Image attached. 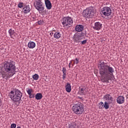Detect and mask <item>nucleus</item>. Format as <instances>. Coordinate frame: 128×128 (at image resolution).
Segmentation results:
<instances>
[{"instance_id":"10","label":"nucleus","mask_w":128,"mask_h":128,"mask_svg":"<svg viewBox=\"0 0 128 128\" xmlns=\"http://www.w3.org/2000/svg\"><path fill=\"white\" fill-rule=\"evenodd\" d=\"M103 100L107 102H108V104H112L114 98L110 94H106L104 96Z\"/></svg>"},{"instance_id":"34","label":"nucleus","mask_w":128,"mask_h":128,"mask_svg":"<svg viewBox=\"0 0 128 128\" xmlns=\"http://www.w3.org/2000/svg\"><path fill=\"white\" fill-rule=\"evenodd\" d=\"M63 76H66V73H63Z\"/></svg>"},{"instance_id":"3","label":"nucleus","mask_w":128,"mask_h":128,"mask_svg":"<svg viewBox=\"0 0 128 128\" xmlns=\"http://www.w3.org/2000/svg\"><path fill=\"white\" fill-rule=\"evenodd\" d=\"M8 96L14 102H18L22 100V93L18 89H14L8 93Z\"/></svg>"},{"instance_id":"6","label":"nucleus","mask_w":128,"mask_h":128,"mask_svg":"<svg viewBox=\"0 0 128 128\" xmlns=\"http://www.w3.org/2000/svg\"><path fill=\"white\" fill-rule=\"evenodd\" d=\"M34 6L38 10V12H42L44 10V4L42 0H34Z\"/></svg>"},{"instance_id":"27","label":"nucleus","mask_w":128,"mask_h":128,"mask_svg":"<svg viewBox=\"0 0 128 128\" xmlns=\"http://www.w3.org/2000/svg\"><path fill=\"white\" fill-rule=\"evenodd\" d=\"M78 62H80V61L78 60V58H76L75 59V60H74V64H78Z\"/></svg>"},{"instance_id":"24","label":"nucleus","mask_w":128,"mask_h":128,"mask_svg":"<svg viewBox=\"0 0 128 128\" xmlns=\"http://www.w3.org/2000/svg\"><path fill=\"white\" fill-rule=\"evenodd\" d=\"M68 128H79L78 126L76 124H70L68 126Z\"/></svg>"},{"instance_id":"7","label":"nucleus","mask_w":128,"mask_h":128,"mask_svg":"<svg viewBox=\"0 0 128 128\" xmlns=\"http://www.w3.org/2000/svg\"><path fill=\"white\" fill-rule=\"evenodd\" d=\"M62 24L64 26H72L74 24L72 18L70 16L64 17L61 20Z\"/></svg>"},{"instance_id":"30","label":"nucleus","mask_w":128,"mask_h":128,"mask_svg":"<svg viewBox=\"0 0 128 128\" xmlns=\"http://www.w3.org/2000/svg\"><path fill=\"white\" fill-rule=\"evenodd\" d=\"M38 24H44V21L42 20H40L38 22Z\"/></svg>"},{"instance_id":"18","label":"nucleus","mask_w":128,"mask_h":128,"mask_svg":"<svg viewBox=\"0 0 128 128\" xmlns=\"http://www.w3.org/2000/svg\"><path fill=\"white\" fill-rule=\"evenodd\" d=\"M65 88L67 92H72V85H70V83L67 82L65 86Z\"/></svg>"},{"instance_id":"20","label":"nucleus","mask_w":128,"mask_h":128,"mask_svg":"<svg viewBox=\"0 0 128 128\" xmlns=\"http://www.w3.org/2000/svg\"><path fill=\"white\" fill-rule=\"evenodd\" d=\"M8 32L11 38H14V36H16V32H14V30L10 28L8 30Z\"/></svg>"},{"instance_id":"35","label":"nucleus","mask_w":128,"mask_h":128,"mask_svg":"<svg viewBox=\"0 0 128 128\" xmlns=\"http://www.w3.org/2000/svg\"><path fill=\"white\" fill-rule=\"evenodd\" d=\"M66 76H62V79L63 80H66Z\"/></svg>"},{"instance_id":"14","label":"nucleus","mask_w":128,"mask_h":128,"mask_svg":"<svg viewBox=\"0 0 128 128\" xmlns=\"http://www.w3.org/2000/svg\"><path fill=\"white\" fill-rule=\"evenodd\" d=\"M116 102L119 104H122L124 102V97L122 96H120L116 99Z\"/></svg>"},{"instance_id":"12","label":"nucleus","mask_w":128,"mask_h":128,"mask_svg":"<svg viewBox=\"0 0 128 128\" xmlns=\"http://www.w3.org/2000/svg\"><path fill=\"white\" fill-rule=\"evenodd\" d=\"M88 92V88L86 87L83 86L82 88H80L78 93L80 96H86Z\"/></svg>"},{"instance_id":"21","label":"nucleus","mask_w":128,"mask_h":128,"mask_svg":"<svg viewBox=\"0 0 128 128\" xmlns=\"http://www.w3.org/2000/svg\"><path fill=\"white\" fill-rule=\"evenodd\" d=\"M54 38H56V40H58V38H62V33L60 32H55L54 34Z\"/></svg>"},{"instance_id":"13","label":"nucleus","mask_w":128,"mask_h":128,"mask_svg":"<svg viewBox=\"0 0 128 128\" xmlns=\"http://www.w3.org/2000/svg\"><path fill=\"white\" fill-rule=\"evenodd\" d=\"M102 24L100 22H96L94 23V25L93 26V28L96 30H100L102 28Z\"/></svg>"},{"instance_id":"17","label":"nucleus","mask_w":128,"mask_h":128,"mask_svg":"<svg viewBox=\"0 0 128 128\" xmlns=\"http://www.w3.org/2000/svg\"><path fill=\"white\" fill-rule=\"evenodd\" d=\"M75 30L76 32H80L84 30V26L82 24H78L75 26Z\"/></svg>"},{"instance_id":"26","label":"nucleus","mask_w":128,"mask_h":128,"mask_svg":"<svg viewBox=\"0 0 128 128\" xmlns=\"http://www.w3.org/2000/svg\"><path fill=\"white\" fill-rule=\"evenodd\" d=\"M18 8H22L24 7V3L22 2H20L18 4Z\"/></svg>"},{"instance_id":"23","label":"nucleus","mask_w":128,"mask_h":128,"mask_svg":"<svg viewBox=\"0 0 128 128\" xmlns=\"http://www.w3.org/2000/svg\"><path fill=\"white\" fill-rule=\"evenodd\" d=\"M36 98L38 100H42V94L40 93H37L36 94Z\"/></svg>"},{"instance_id":"16","label":"nucleus","mask_w":128,"mask_h":128,"mask_svg":"<svg viewBox=\"0 0 128 128\" xmlns=\"http://www.w3.org/2000/svg\"><path fill=\"white\" fill-rule=\"evenodd\" d=\"M45 5L46 6L48 10H52V2H50V0H44Z\"/></svg>"},{"instance_id":"22","label":"nucleus","mask_w":128,"mask_h":128,"mask_svg":"<svg viewBox=\"0 0 128 128\" xmlns=\"http://www.w3.org/2000/svg\"><path fill=\"white\" fill-rule=\"evenodd\" d=\"M28 46L29 48H36V43L34 42L30 41L28 43Z\"/></svg>"},{"instance_id":"9","label":"nucleus","mask_w":128,"mask_h":128,"mask_svg":"<svg viewBox=\"0 0 128 128\" xmlns=\"http://www.w3.org/2000/svg\"><path fill=\"white\" fill-rule=\"evenodd\" d=\"M102 14L104 16H110L112 14V9L110 7L104 6L102 8Z\"/></svg>"},{"instance_id":"19","label":"nucleus","mask_w":128,"mask_h":128,"mask_svg":"<svg viewBox=\"0 0 128 128\" xmlns=\"http://www.w3.org/2000/svg\"><path fill=\"white\" fill-rule=\"evenodd\" d=\"M30 12V5L26 6L24 7L23 8L24 14H28Z\"/></svg>"},{"instance_id":"28","label":"nucleus","mask_w":128,"mask_h":128,"mask_svg":"<svg viewBox=\"0 0 128 128\" xmlns=\"http://www.w3.org/2000/svg\"><path fill=\"white\" fill-rule=\"evenodd\" d=\"M87 42H88V40H84L83 41H81L80 42H81L82 44H86Z\"/></svg>"},{"instance_id":"31","label":"nucleus","mask_w":128,"mask_h":128,"mask_svg":"<svg viewBox=\"0 0 128 128\" xmlns=\"http://www.w3.org/2000/svg\"><path fill=\"white\" fill-rule=\"evenodd\" d=\"M16 128V124H11V128Z\"/></svg>"},{"instance_id":"15","label":"nucleus","mask_w":128,"mask_h":128,"mask_svg":"<svg viewBox=\"0 0 128 128\" xmlns=\"http://www.w3.org/2000/svg\"><path fill=\"white\" fill-rule=\"evenodd\" d=\"M26 92L28 94L30 98H34V94H32V89L27 88H26Z\"/></svg>"},{"instance_id":"38","label":"nucleus","mask_w":128,"mask_h":128,"mask_svg":"<svg viewBox=\"0 0 128 128\" xmlns=\"http://www.w3.org/2000/svg\"><path fill=\"white\" fill-rule=\"evenodd\" d=\"M78 98H80V100H82V97H78Z\"/></svg>"},{"instance_id":"4","label":"nucleus","mask_w":128,"mask_h":128,"mask_svg":"<svg viewBox=\"0 0 128 128\" xmlns=\"http://www.w3.org/2000/svg\"><path fill=\"white\" fill-rule=\"evenodd\" d=\"M94 14V11L93 6H90L83 11L82 16L86 18H92Z\"/></svg>"},{"instance_id":"36","label":"nucleus","mask_w":128,"mask_h":128,"mask_svg":"<svg viewBox=\"0 0 128 128\" xmlns=\"http://www.w3.org/2000/svg\"><path fill=\"white\" fill-rule=\"evenodd\" d=\"M2 106V100H0V106Z\"/></svg>"},{"instance_id":"25","label":"nucleus","mask_w":128,"mask_h":128,"mask_svg":"<svg viewBox=\"0 0 128 128\" xmlns=\"http://www.w3.org/2000/svg\"><path fill=\"white\" fill-rule=\"evenodd\" d=\"M39 78H40V76H38V74H35L32 76V78L34 80H38Z\"/></svg>"},{"instance_id":"2","label":"nucleus","mask_w":128,"mask_h":128,"mask_svg":"<svg viewBox=\"0 0 128 128\" xmlns=\"http://www.w3.org/2000/svg\"><path fill=\"white\" fill-rule=\"evenodd\" d=\"M16 72V64L12 60H8L4 62V68L1 70V76L2 78L8 80L14 76Z\"/></svg>"},{"instance_id":"39","label":"nucleus","mask_w":128,"mask_h":128,"mask_svg":"<svg viewBox=\"0 0 128 128\" xmlns=\"http://www.w3.org/2000/svg\"><path fill=\"white\" fill-rule=\"evenodd\" d=\"M108 2H106V5H108Z\"/></svg>"},{"instance_id":"32","label":"nucleus","mask_w":128,"mask_h":128,"mask_svg":"<svg viewBox=\"0 0 128 128\" xmlns=\"http://www.w3.org/2000/svg\"><path fill=\"white\" fill-rule=\"evenodd\" d=\"M31 19L32 22H34V20H36V16L32 17Z\"/></svg>"},{"instance_id":"11","label":"nucleus","mask_w":128,"mask_h":128,"mask_svg":"<svg viewBox=\"0 0 128 128\" xmlns=\"http://www.w3.org/2000/svg\"><path fill=\"white\" fill-rule=\"evenodd\" d=\"M111 103H108V102H105L104 104V102H101L99 103L100 104V106H99V108H105V110H108V108H110V104Z\"/></svg>"},{"instance_id":"1","label":"nucleus","mask_w":128,"mask_h":128,"mask_svg":"<svg viewBox=\"0 0 128 128\" xmlns=\"http://www.w3.org/2000/svg\"><path fill=\"white\" fill-rule=\"evenodd\" d=\"M98 68H99L101 82H106L107 84L110 82L108 80H110V76L114 75V69L104 62H100Z\"/></svg>"},{"instance_id":"29","label":"nucleus","mask_w":128,"mask_h":128,"mask_svg":"<svg viewBox=\"0 0 128 128\" xmlns=\"http://www.w3.org/2000/svg\"><path fill=\"white\" fill-rule=\"evenodd\" d=\"M62 72L63 74L66 73V68L63 67L62 69Z\"/></svg>"},{"instance_id":"5","label":"nucleus","mask_w":128,"mask_h":128,"mask_svg":"<svg viewBox=\"0 0 128 128\" xmlns=\"http://www.w3.org/2000/svg\"><path fill=\"white\" fill-rule=\"evenodd\" d=\"M72 110L76 114H82L84 110V106L82 104H77L73 105Z\"/></svg>"},{"instance_id":"37","label":"nucleus","mask_w":128,"mask_h":128,"mask_svg":"<svg viewBox=\"0 0 128 128\" xmlns=\"http://www.w3.org/2000/svg\"><path fill=\"white\" fill-rule=\"evenodd\" d=\"M50 36H52V35L54 34V32L50 33Z\"/></svg>"},{"instance_id":"33","label":"nucleus","mask_w":128,"mask_h":128,"mask_svg":"<svg viewBox=\"0 0 128 128\" xmlns=\"http://www.w3.org/2000/svg\"><path fill=\"white\" fill-rule=\"evenodd\" d=\"M72 64V60H70V63H69V66H69L70 68V64Z\"/></svg>"},{"instance_id":"8","label":"nucleus","mask_w":128,"mask_h":128,"mask_svg":"<svg viewBox=\"0 0 128 128\" xmlns=\"http://www.w3.org/2000/svg\"><path fill=\"white\" fill-rule=\"evenodd\" d=\"M72 38L74 42L78 44V42H82V40H84V33L81 32L78 34H74Z\"/></svg>"}]
</instances>
